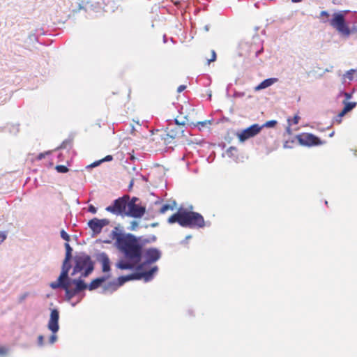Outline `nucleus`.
<instances>
[{"instance_id":"obj_1","label":"nucleus","mask_w":357,"mask_h":357,"mask_svg":"<svg viewBox=\"0 0 357 357\" xmlns=\"http://www.w3.org/2000/svg\"><path fill=\"white\" fill-rule=\"evenodd\" d=\"M162 256L161 251L156 248H149L142 251V257L144 261L137 266V272L127 275H122L118 278L117 281L109 282L104 286L102 289L103 294L112 293L116 291L118 287L123 285L125 282L130 280H144V282L151 281L155 274L158 271V267L154 266L149 270H146L148 265L152 264L158 261Z\"/></svg>"},{"instance_id":"obj_2","label":"nucleus","mask_w":357,"mask_h":357,"mask_svg":"<svg viewBox=\"0 0 357 357\" xmlns=\"http://www.w3.org/2000/svg\"><path fill=\"white\" fill-rule=\"evenodd\" d=\"M72 258L65 257L60 275L56 281L50 283V286L53 289H62L65 291V297L67 301H70L75 296H79L80 298L77 303H72V306H75L85 294H82L87 288V284L81 278L72 279L69 277V271L72 268L70 260Z\"/></svg>"},{"instance_id":"obj_3","label":"nucleus","mask_w":357,"mask_h":357,"mask_svg":"<svg viewBox=\"0 0 357 357\" xmlns=\"http://www.w3.org/2000/svg\"><path fill=\"white\" fill-rule=\"evenodd\" d=\"M117 229L115 227L111 233L112 238L116 239L117 248L124 254L126 259L140 262L142 258V245L138 238L132 234L118 233Z\"/></svg>"},{"instance_id":"obj_4","label":"nucleus","mask_w":357,"mask_h":357,"mask_svg":"<svg viewBox=\"0 0 357 357\" xmlns=\"http://www.w3.org/2000/svg\"><path fill=\"white\" fill-rule=\"evenodd\" d=\"M169 224L178 223L183 227L202 228L205 226L203 216L193 211H187L180 208L176 213L168 219Z\"/></svg>"},{"instance_id":"obj_5","label":"nucleus","mask_w":357,"mask_h":357,"mask_svg":"<svg viewBox=\"0 0 357 357\" xmlns=\"http://www.w3.org/2000/svg\"><path fill=\"white\" fill-rule=\"evenodd\" d=\"M74 266L71 275L74 276L77 273H80L79 278L82 279L89 276L94 269V263L91 257L85 252H79L77 254L74 258Z\"/></svg>"},{"instance_id":"obj_6","label":"nucleus","mask_w":357,"mask_h":357,"mask_svg":"<svg viewBox=\"0 0 357 357\" xmlns=\"http://www.w3.org/2000/svg\"><path fill=\"white\" fill-rule=\"evenodd\" d=\"M130 196L125 195L118 199H116L111 205L107 206L105 210L115 215L126 216L128 208V201Z\"/></svg>"},{"instance_id":"obj_7","label":"nucleus","mask_w":357,"mask_h":357,"mask_svg":"<svg viewBox=\"0 0 357 357\" xmlns=\"http://www.w3.org/2000/svg\"><path fill=\"white\" fill-rule=\"evenodd\" d=\"M50 319L47 323L48 329L52 333L50 337L49 342L52 344L57 340L56 333L59 330V311L56 308L51 309Z\"/></svg>"},{"instance_id":"obj_8","label":"nucleus","mask_w":357,"mask_h":357,"mask_svg":"<svg viewBox=\"0 0 357 357\" xmlns=\"http://www.w3.org/2000/svg\"><path fill=\"white\" fill-rule=\"evenodd\" d=\"M330 24L340 33L344 36L350 34V29L345 22L344 15L342 13H335L330 21Z\"/></svg>"},{"instance_id":"obj_9","label":"nucleus","mask_w":357,"mask_h":357,"mask_svg":"<svg viewBox=\"0 0 357 357\" xmlns=\"http://www.w3.org/2000/svg\"><path fill=\"white\" fill-rule=\"evenodd\" d=\"M261 130V127L259 124H253L250 127L244 129L241 132L237 133V136L241 142H244L247 139L257 135Z\"/></svg>"},{"instance_id":"obj_10","label":"nucleus","mask_w":357,"mask_h":357,"mask_svg":"<svg viewBox=\"0 0 357 357\" xmlns=\"http://www.w3.org/2000/svg\"><path fill=\"white\" fill-rule=\"evenodd\" d=\"M109 220L108 219H98L97 218H94L90 220L87 225L88 227L93 231V235L96 236L101 233L102 228L109 224Z\"/></svg>"},{"instance_id":"obj_11","label":"nucleus","mask_w":357,"mask_h":357,"mask_svg":"<svg viewBox=\"0 0 357 357\" xmlns=\"http://www.w3.org/2000/svg\"><path fill=\"white\" fill-rule=\"evenodd\" d=\"M145 212V206H141L138 204H131L128 206V210L127 213H126V216L135 218H140L144 215Z\"/></svg>"},{"instance_id":"obj_12","label":"nucleus","mask_w":357,"mask_h":357,"mask_svg":"<svg viewBox=\"0 0 357 357\" xmlns=\"http://www.w3.org/2000/svg\"><path fill=\"white\" fill-rule=\"evenodd\" d=\"M298 140L301 144L309 146L321 144L319 138L310 133H306L299 136Z\"/></svg>"},{"instance_id":"obj_13","label":"nucleus","mask_w":357,"mask_h":357,"mask_svg":"<svg viewBox=\"0 0 357 357\" xmlns=\"http://www.w3.org/2000/svg\"><path fill=\"white\" fill-rule=\"evenodd\" d=\"M97 261L102 264V270L104 273L110 271V260L108 255L104 252H100L96 255Z\"/></svg>"},{"instance_id":"obj_14","label":"nucleus","mask_w":357,"mask_h":357,"mask_svg":"<svg viewBox=\"0 0 357 357\" xmlns=\"http://www.w3.org/2000/svg\"><path fill=\"white\" fill-rule=\"evenodd\" d=\"M139 264V262H135L130 259H126V260L121 259L116 264V267L121 270H127V269H135L137 270V266Z\"/></svg>"},{"instance_id":"obj_15","label":"nucleus","mask_w":357,"mask_h":357,"mask_svg":"<svg viewBox=\"0 0 357 357\" xmlns=\"http://www.w3.org/2000/svg\"><path fill=\"white\" fill-rule=\"evenodd\" d=\"M167 130H168L167 135L171 138H173V139L176 138L180 135H182L184 132V129H183V127L173 126V123H169V127L167 128Z\"/></svg>"},{"instance_id":"obj_16","label":"nucleus","mask_w":357,"mask_h":357,"mask_svg":"<svg viewBox=\"0 0 357 357\" xmlns=\"http://www.w3.org/2000/svg\"><path fill=\"white\" fill-rule=\"evenodd\" d=\"M108 278L109 276H102L94 279L89 285H87L86 289H89L90 291L96 289L97 288L100 287L102 284L105 282Z\"/></svg>"},{"instance_id":"obj_17","label":"nucleus","mask_w":357,"mask_h":357,"mask_svg":"<svg viewBox=\"0 0 357 357\" xmlns=\"http://www.w3.org/2000/svg\"><path fill=\"white\" fill-rule=\"evenodd\" d=\"M278 81L277 78H268L262 81L259 85L255 86V91H260L268 86H271Z\"/></svg>"},{"instance_id":"obj_18","label":"nucleus","mask_w":357,"mask_h":357,"mask_svg":"<svg viewBox=\"0 0 357 357\" xmlns=\"http://www.w3.org/2000/svg\"><path fill=\"white\" fill-rule=\"evenodd\" d=\"M238 149L234 146H230L227 150V155L234 160H237L238 156L236 155Z\"/></svg>"},{"instance_id":"obj_19","label":"nucleus","mask_w":357,"mask_h":357,"mask_svg":"<svg viewBox=\"0 0 357 357\" xmlns=\"http://www.w3.org/2000/svg\"><path fill=\"white\" fill-rule=\"evenodd\" d=\"M343 104L344 105V109L345 112H349L351 111L354 108L356 107L357 102H347L346 100L343 101Z\"/></svg>"},{"instance_id":"obj_20","label":"nucleus","mask_w":357,"mask_h":357,"mask_svg":"<svg viewBox=\"0 0 357 357\" xmlns=\"http://www.w3.org/2000/svg\"><path fill=\"white\" fill-rule=\"evenodd\" d=\"M176 206V202H173L172 204H165L162 206V207L160 209V212L161 213H165L169 210L173 211L174 209V207Z\"/></svg>"},{"instance_id":"obj_21","label":"nucleus","mask_w":357,"mask_h":357,"mask_svg":"<svg viewBox=\"0 0 357 357\" xmlns=\"http://www.w3.org/2000/svg\"><path fill=\"white\" fill-rule=\"evenodd\" d=\"M356 72V70L351 69L348 71H347L344 75L343 79L344 80L348 79L349 81H352L354 79V73Z\"/></svg>"},{"instance_id":"obj_22","label":"nucleus","mask_w":357,"mask_h":357,"mask_svg":"<svg viewBox=\"0 0 357 357\" xmlns=\"http://www.w3.org/2000/svg\"><path fill=\"white\" fill-rule=\"evenodd\" d=\"M65 248H66V257H65L72 258L73 249L68 242L65 243Z\"/></svg>"},{"instance_id":"obj_23","label":"nucleus","mask_w":357,"mask_h":357,"mask_svg":"<svg viewBox=\"0 0 357 357\" xmlns=\"http://www.w3.org/2000/svg\"><path fill=\"white\" fill-rule=\"evenodd\" d=\"M276 124H277V121L271 120V121H268L266 122L262 126H260V127H261V129L264 127L271 128V127H274Z\"/></svg>"},{"instance_id":"obj_24","label":"nucleus","mask_w":357,"mask_h":357,"mask_svg":"<svg viewBox=\"0 0 357 357\" xmlns=\"http://www.w3.org/2000/svg\"><path fill=\"white\" fill-rule=\"evenodd\" d=\"M56 169L59 173H66L68 172V168L65 165H57Z\"/></svg>"},{"instance_id":"obj_25","label":"nucleus","mask_w":357,"mask_h":357,"mask_svg":"<svg viewBox=\"0 0 357 357\" xmlns=\"http://www.w3.org/2000/svg\"><path fill=\"white\" fill-rule=\"evenodd\" d=\"M353 93H354V91L351 93L341 91L340 93V96H342V95L344 96V98H346V101H347V100H349L352 98Z\"/></svg>"},{"instance_id":"obj_26","label":"nucleus","mask_w":357,"mask_h":357,"mask_svg":"<svg viewBox=\"0 0 357 357\" xmlns=\"http://www.w3.org/2000/svg\"><path fill=\"white\" fill-rule=\"evenodd\" d=\"M61 237L66 241L67 242H68L70 241V236L65 231V230L62 229L61 231Z\"/></svg>"},{"instance_id":"obj_27","label":"nucleus","mask_w":357,"mask_h":357,"mask_svg":"<svg viewBox=\"0 0 357 357\" xmlns=\"http://www.w3.org/2000/svg\"><path fill=\"white\" fill-rule=\"evenodd\" d=\"M172 122L174 123V124H173V126H179V127H183V129H184V127H185V123L184 122H182V123H180L176 119H175L173 121H171L170 123H172Z\"/></svg>"},{"instance_id":"obj_28","label":"nucleus","mask_w":357,"mask_h":357,"mask_svg":"<svg viewBox=\"0 0 357 357\" xmlns=\"http://www.w3.org/2000/svg\"><path fill=\"white\" fill-rule=\"evenodd\" d=\"M101 163H102V159L99 160H97V161H95L94 162H93L90 165L87 166V168H93V167H98Z\"/></svg>"},{"instance_id":"obj_29","label":"nucleus","mask_w":357,"mask_h":357,"mask_svg":"<svg viewBox=\"0 0 357 357\" xmlns=\"http://www.w3.org/2000/svg\"><path fill=\"white\" fill-rule=\"evenodd\" d=\"M139 200L137 197H133L131 199H129V201H128V206L131 204H137V202Z\"/></svg>"},{"instance_id":"obj_30","label":"nucleus","mask_w":357,"mask_h":357,"mask_svg":"<svg viewBox=\"0 0 357 357\" xmlns=\"http://www.w3.org/2000/svg\"><path fill=\"white\" fill-rule=\"evenodd\" d=\"M138 227V223L136 221H132L130 227L128 229L131 231H134Z\"/></svg>"},{"instance_id":"obj_31","label":"nucleus","mask_w":357,"mask_h":357,"mask_svg":"<svg viewBox=\"0 0 357 357\" xmlns=\"http://www.w3.org/2000/svg\"><path fill=\"white\" fill-rule=\"evenodd\" d=\"M7 237V234L6 231H0V243L3 242Z\"/></svg>"},{"instance_id":"obj_32","label":"nucleus","mask_w":357,"mask_h":357,"mask_svg":"<svg viewBox=\"0 0 357 357\" xmlns=\"http://www.w3.org/2000/svg\"><path fill=\"white\" fill-rule=\"evenodd\" d=\"M211 54H212L211 59H208V63H210L212 61H215L216 59V53L214 50L211 51Z\"/></svg>"},{"instance_id":"obj_33","label":"nucleus","mask_w":357,"mask_h":357,"mask_svg":"<svg viewBox=\"0 0 357 357\" xmlns=\"http://www.w3.org/2000/svg\"><path fill=\"white\" fill-rule=\"evenodd\" d=\"M245 96L244 92L234 91L233 96L234 98H242Z\"/></svg>"},{"instance_id":"obj_34","label":"nucleus","mask_w":357,"mask_h":357,"mask_svg":"<svg viewBox=\"0 0 357 357\" xmlns=\"http://www.w3.org/2000/svg\"><path fill=\"white\" fill-rule=\"evenodd\" d=\"M44 337L43 335H39L38 337V344L39 347H43L44 345Z\"/></svg>"},{"instance_id":"obj_35","label":"nucleus","mask_w":357,"mask_h":357,"mask_svg":"<svg viewBox=\"0 0 357 357\" xmlns=\"http://www.w3.org/2000/svg\"><path fill=\"white\" fill-rule=\"evenodd\" d=\"M88 211L95 214L97 212V208L93 205H89L88 208Z\"/></svg>"},{"instance_id":"obj_36","label":"nucleus","mask_w":357,"mask_h":357,"mask_svg":"<svg viewBox=\"0 0 357 357\" xmlns=\"http://www.w3.org/2000/svg\"><path fill=\"white\" fill-rule=\"evenodd\" d=\"M8 349L5 347H0V356L6 355Z\"/></svg>"},{"instance_id":"obj_37","label":"nucleus","mask_w":357,"mask_h":357,"mask_svg":"<svg viewBox=\"0 0 357 357\" xmlns=\"http://www.w3.org/2000/svg\"><path fill=\"white\" fill-rule=\"evenodd\" d=\"M112 159H113V157L111 155H108L105 156L104 158H102V162H109V161L112 160Z\"/></svg>"},{"instance_id":"obj_38","label":"nucleus","mask_w":357,"mask_h":357,"mask_svg":"<svg viewBox=\"0 0 357 357\" xmlns=\"http://www.w3.org/2000/svg\"><path fill=\"white\" fill-rule=\"evenodd\" d=\"M299 119H300V116L298 115H295L292 120V123L294 124H297L299 121Z\"/></svg>"},{"instance_id":"obj_39","label":"nucleus","mask_w":357,"mask_h":357,"mask_svg":"<svg viewBox=\"0 0 357 357\" xmlns=\"http://www.w3.org/2000/svg\"><path fill=\"white\" fill-rule=\"evenodd\" d=\"M186 88V86L185 85H180L178 89H177V91L178 93H181L182 91H183Z\"/></svg>"},{"instance_id":"obj_40","label":"nucleus","mask_w":357,"mask_h":357,"mask_svg":"<svg viewBox=\"0 0 357 357\" xmlns=\"http://www.w3.org/2000/svg\"><path fill=\"white\" fill-rule=\"evenodd\" d=\"M347 112L343 109L342 111L338 114V118H342Z\"/></svg>"},{"instance_id":"obj_41","label":"nucleus","mask_w":357,"mask_h":357,"mask_svg":"<svg viewBox=\"0 0 357 357\" xmlns=\"http://www.w3.org/2000/svg\"><path fill=\"white\" fill-rule=\"evenodd\" d=\"M69 144V142H63L61 144V145L60 148H61V149H66V145H67V144Z\"/></svg>"},{"instance_id":"obj_42","label":"nucleus","mask_w":357,"mask_h":357,"mask_svg":"<svg viewBox=\"0 0 357 357\" xmlns=\"http://www.w3.org/2000/svg\"><path fill=\"white\" fill-rule=\"evenodd\" d=\"M262 51H263V48H261L259 50L256 51V52H255L256 57L259 56V55L262 52Z\"/></svg>"},{"instance_id":"obj_43","label":"nucleus","mask_w":357,"mask_h":357,"mask_svg":"<svg viewBox=\"0 0 357 357\" xmlns=\"http://www.w3.org/2000/svg\"><path fill=\"white\" fill-rule=\"evenodd\" d=\"M335 121L337 122L338 123H340L342 121V118H338V115H337L335 118Z\"/></svg>"},{"instance_id":"obj_44","label":"nucleus","mask_w":357,"mask_h":357,"mask_svg":"<svg viewBox=\"0 0 357 357\" xmlns=\"http://www.w3.org/2000/svg\"><path fill=\"white\" fill-rule=\"evenodd\" d=\"M291 121L289 119H288L289 126H290L291 125ZM287 132H290V128H289V127H288V128H287Z\"/></svg>"},{"instance_id":"obj_45","label":"nucleus","mask_w":357,"mask_h":357,"mask_svg":"<svg viewBox=\"0 0 357 357\" xmlns=\"http://www.w3.org/2000/svg\"><path fill=\"white\" fill-rule=\"evenodd\" d=\"M321 16H324V15H328V12H327V11H322V12L321 13Z\"/></svg>"},{"instance_id":"obj_46","label":"nucleus","mask_w":357,"mask_h":357,"mask_svg":"<svg viewBox=\"0 0 357 357\" xmlns=\"http://www.w3.org/2000/svg\"><path fill=\"white\" fill-rule=\"evenodd\" d=\"M44 155H45V154H44V153H40V154L38 155V159H40H40H42L43 158H44Z\"/></svg>"},{"instance_id":"obj_47","label":"nucleus","mask_w":357,"mask_h":357,"mask_svg":"<svg viewBox=\"0 0 357 357\" xmlns=\"http://www.w3.org/2000/svg\"><path fill=\"white\" fill-rule=\"evenodd\" d=\"M291 1H292L293 3H300V2H302V1H303V0H291Z\"/></svg>"},{"instance_id":"obj_48","label":"nucleus","mask_w":357,"mask_h":357,"mask_svg":"<svg viewBox=\"0 0 357 357\" xmlns=\"http://www.w3.org/2000/svg\"><path fill=\"white\" fill-rule=\"evenodd\" d=\"M204 30H205L206 31H208L209 30V25H206V26H204Z\"/></svg>"},{"instance_id":"obj_49","label":"nucleus","mask_w":357,"mask_h":357,"mask_svg":"<svg viewBox=\"0 0 357 357\" xmlns=\"http://www.w3.org/2000/svg\"><path fill=\"white\" fill-rule=\"evenodd\" d=\"M191 236L190 235H188L185 237V241H187L188 239L191 238Z\"/></svg>"},{"instance_id":"obj_50","label":"nucleus","mask_w":357,"mask_h":357,"mask_svg":"<svg viewBox=\"0 0 357 357\" xmlns=\"http://www.w3.org/2000/svg\"><path fill=\"white\" fill-rule=\"evenodd\" d=\"M163 42L165 43H167V38H166V35H164L163 36Z\"/></svg>"},{"instance_id":"obj_51","label":"nucleus","mask_w":357,"mask_h":357,"mask_svg":"<svg viewBox=\"0 0 357 357\" xmlns=\"http://www.w3.org/2000/svg\"><path fill=\"white\" fill-rule=\"evenodd\" d=\"M334 135V132H332L331 133L329 134V137H331Z\"/></svg>"},{"instance_id":"obj_52","label":"nucleus","mask_w":357,"mask_h":357,"mask_svg":"<svg viewBox=\"0 0 357 357\" xmlns=\"http://www.w3.org/2000/svg\"><path fill=\"white\" fill-rule=\"evenodd\" d=\"M15 129L16 130V132H18V130H19L18 127H15Z\"/></svg>"},{"instance_id":"obj_53","label":"nucleus","mask_w":357,"mask_h":357,"mask_svg":"<svg viewBox=\"0 0 357 357\" xmlns=\"http://www.w3.org/2000/svg\"><path fill=\"white\" fill-rule=\"evenodd\" d=\"M241 45H248V43H243Z\"/></svg>"}]
</instances>
